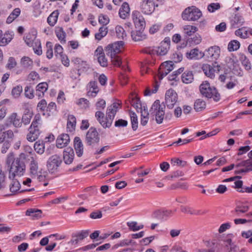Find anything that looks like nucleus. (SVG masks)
<instances>
[{
    "instance_id": "79ce46f5",
    "label": "nucleus",
    "mask_w": 252,
    "mask_h": 252,
    "mask_svg": "<svg viewBox=\"0 0 252 252\" xmlns=\"http://www.w3.org/2000/svg\"><path fill=\"white\" fill-rule=\"evenodd\" d=\"M169 44L168 43L163 42L161 43L160 46L158 47L157 53L160 56H163L166 54L169 49Z\"/></svg>"
},
{
    "instance_id": "1a4fd4ad",
    "label": "nucleus",
    "mask_w": 252,
    "mask_h": 252,
    "mask_svg": "<svg viewBox=\"0 0 252 252\" xmlns=\"http://www.w3.org/2000/svg\"><path fill=\"white\" fill-rule=\"evenodd\" d=\"M237 170L235 174H245L250 171H252V159H248L239 162L236 166Z\"/></svg>"
},
{
    "instance_id": "7c9ffc66",
    "label": "nucleus",
    "mask_w": 252,
    "mask_h": 252,
    "mask_svg": "<svg viewBox=\"0 0 252 252\" xmlns=\"http://www.w3.org/2000/svg\"><path fill=\"white\" fill-rule=\"evenodd\" d=\"M41 210L36 209H30L26 212V215L31 216L33 219H38L41 218Z\"/></svg>"
},
{
    "instance_id": "e2e57ef3",
    "label": "nucleus",
    "mask_w": 252,
    "mask_h": 252,
    "mask_svg": "<svg viewBox=\"0 0 252 252\" xmlns=\"http://www.w3.org/2000/svg\"><path fill=\"white\" fill-rule=\"evenodd\" d=\"M77 104L80 106L81 108L86 109L89 107V101L87 99L85 98H80L78 102H77Z\"/></svg>"
},
{
    "instance_id": "473e14b6",
    "label": "nucleus",
    "mask_w": 252,
    "mask_h": 252,
    "mask_svg": "<svg viewBox=\"0 0 252 252\" xmlns=\"http://www.w3.org/2000/svg\"><path fill=\"white\" fill-rule=\"evenodd\" d=\"M22 66L26 69H32L33 66V62L28 57H24L21 59V61Z\"/></svg>"
},
{
    "instance_id": "f8f14e48",
    "label": "nucleus",
    "mask_w": 252,
    "mask_h": 252,
    "mask_svg": "<svg viewBox=\"0 0 252 252\" xmlns=\"http://www.w3.org/2000/svg\"><path fill=\"white\" fill-rule=\"evenodd\" d=\"M220 54V49L218 46H212L206 50L203 56L210 62H215L217 60Z\"/></svg>"
},
{
    "instance_id": "20e7f679",
    "label": "nucleus",
    "mask_w": 252,
    "mask_h": 252,
    "mask_svg": "<svg viewBox=\"0 0 252 252\" xmlns=\"http://www.w3.org/2000/svg\"><path fill=\"white\" fill-rule=\"evenodd\" d=\"M202 15L201 11L194 6L186 8L182 14L183 19L189 21H197Z\"/></svg>"
},
{
    "instance_id": "052dcab7",
    "label": "nucleus",
    "mask_w": 252,
    "mask_h": 252,
    "mask_svg": "<svg viewBox=\"0 0 252 252\" xmlns=\"http://www.w3.org/2000/svg\"><path fill=\"white\" fill-rule=\"evenodd\" d=\"M171 164L173 165H176L181 167H184L187 164V161L181 160L178 158H173L171 159Z\"/></svg>"
},
{
    "instance_id": "c756f323",
    "label": "nucleus",
    "mask_w": 252,
    "mask_h": 252,
    "mask_svg": "<svg viewBox=\"0 0 252 252\" xmlns=\"http://www.w3.org/2000/svg\"><path fill=\"white\" fill-rule=\"evenodd\" d=\"M183 32L186 36H190L198 31V28L192 25H186L183 28Z\"/></svg>"
},
{
    "instance_id": "72a5a7b5",
    "label": "nucleus",
    "mask_w": 252,
    "mask_h": 252,
    "mask_svg": "<svg viewBox=\"0 0 252 252\" xmlns=\"http://www.w3.org/2000/svg\"><path fill=\"white\" fill-rule=\"evenodd\" d=\"M59 13L58 10L53 11L48 17L47 22L51 26H54L57 23Z\"/></svg>"
},
{
    "instance_id": "f704fd0d",
    "label": "nucleus",
    "mask_w": 252,
    "mask_h": 252,
    "mask_svg": "<svg viewBox=\"0 0 252 252\" xmlns=\"http://www.w3.org/2000/svg\"><path fill=\"white\" fill-rule=\"evenodd\" d=\"M21 13V10L19 8H15L10 14L6 19L7 24L11 23L16 18H17Z\"/></svg>"
},
{
    "instance_id": "f03ea898",
    "label": "nucleus",
    "mask_w": 252,
    "mask_h": 252,
    "mask_svg": "<svg viewBox=\"0 0 252 252\" xmlns=\"http://www.w3.org/2000/svg\"><path fill=\"white\" fill-rule=\"evenodd\" d=\"M25 170V164L20 158H16L11 164L9 170V178L13 179L16 176L23 175Z\"/></svg>"
},
{
    "instance_id": "680f3d73",
    "label": "nucleus",
    "mask_w": 252,
    "mask_h": 252,
    "mask_svg": "<svg viewBox=\"0 0 252 252\" xmlns=\"http://www.w3.org/2000/svg\"><path fill=\"white\" fill-rule=\"evenodd\" d=\"M47 106V102L45 99L40 100L37 104V109L39 111L43 112L44 115H46L45 113Z\"/></svg>"
},
{
    "instance_id": "b1692460",
    "label": "nucleus",
    "mask_w": 252,
    "mask_h": 252,
    "mask_svg": "<svg viewBox=\"0 0 252 252\" xmlns=\"http://www.w3.org/2000/svg\"><path fill=\"white\" fill-rule=\"evenodd\" d=\"M89 87V91L87 95L89 96L94 97L99 92V89L96 81H90L88 85Z\"/></svg>"
},
{
    "instance_id": "5fc2aeb1",
    "label": "nucleus",
    "mask_w": 252,
    "mask_h": 252,
    "mask_svg": "<svg viewBox=\"0 0 252 252\" xmlns=\"http://www.w3.org/2000/svg\"><path fill=\"white\" fill-rule=\"evenodd\" d=\"M199 50L197 48H194L190 51L189 52L186 53V57L189 59H197L198 57Z\"/></svg>"
},
{
    "instance_id": "09e8293b",
    "label": "nucleus",
    "mask_w": 252,
    "mask_h": 252,
    "mask_svg": "<svg viewBox=\"0 0 252 252\" xmlns=\"http://www.w3.org/2000/svg\"><path fill=\"white\" fill-rule=\"evenodd\" d=\"M41 126V117L40 114H36L32 123L31 127H33L34 128L40 129Z\"/></svg>"
},
{
    "instance_id": "2f4dec72",
    "label": "nucleus",
    "mask_w": 252,
    "mask_h": 252,
    "mask_svg": "<svg viewBox=\"0 0 252 252\" xmlns=\"http://www.w3.org/2000/svg\"><path fill=\"white\" fill-rule=\"evenodd\" d=\"M88 235V230H83L76 236L75 238L72 239L70 242L72 244H77L80 241L83 240Z\"/></svg>"
},
{
    "instance_id": "5701e85b",
    "label": "nucleus",
    "mask_w": 252,
    "mask_h": 252,
    "mask_svg": "<svg viewBox=\"0 0 252 252\" xmlns=\"http://www.w3.org/2000/svg\"><path fill=\"white\" fill-rule=\"evenodd\" d=\"M74 147L77 156L81 157L83 154V145L79 137H75L74 139Z\"/></svg>"
},
{
    "instance_id": "4d7b16f0",
    "label": "nucleus",
    "mask_w": 252,
    "mask_h": 252,
    "mask_svg": "<svg viewBox=\"0 0 252 252\" xmlns=\"http://www.w3.org/2000/svg\"><path fill=\"white\" fill-rule=\"evenodd\" d=\"M23 91L22 86L18 85L13 88L11 91V94L15 98H18Z\"/></svg>"
},
{
    "instance_id": "a18cd8bd",
    "label": "nucleus",
    "mask_w": 252,
    "mask_h": 252,
    "mask_svg": "<svg viewBox=\"0 0 252 252\" xmlns=\"http://www.w3.org/2000/svg\"><path fill=\"white\" fill-rule=\"evenodd\" d=\"M107 32V28L102 26L99 28L98 32L95 34V38L96 39L100 40L106 35Z\"/></svg>"
},
{
    "instance_id": "49530a36",
    "label": "nucleus",
    "mask_w": 252,
    "mask_h": 252,
    "mask_svg": "<svg viewBox=\"0 0 252 252\" xmlns=\"http://www.w3.org/2000/svg\"><path fill=\"white\" fill-rule=\"evenodd\" d=\"M56 111V105L55 102H51L46 106L45 113L47 116L53 115Z\"/></svg>"
},
{
    "instance_id": "4c0bfd02",
    "label": "nucleus",
    "mask_w": 252,
    "mask_h": 252,
    "mask_svg": "<svg viewBox=\"0 0 252 252\" xmlns=\"http://www.w3.org/2000/svg\"><path fill=\"white\" fill-rule=\"evenodd\" d=\"M55 33L56 36L58 38L59 40H60L61 43L65 42V32L63 31V29L62 27H56L55 30Z\"/></svg>"
},
{
    "instance_id": "a211bd4d",
    "label": "nucleus",
    "mask_w": 252,
    "mask_h": 252,
    "mask_svg": "<svg viewBox=\"0 0 252 252\" xmlns=\"http://www.w3.org/2000/svg\"><path fill=\"white\" fill-rule=\"evenodd\" d=\"M74 157V152L72 148L67 147L64 150L63 152V159L65 164H71L73 160Z\"/></svg>"
},
{
    "instance_id": "39448f33",
    "label": "nucleus",
    "mask_w": 252,
    "mask_h": 252,
    "mask_svg": "<svg viewBox=\"0 0 252 252\" xmlns=\"http://www.w3.org/2000/svg\"><path fill=\"white\" fill-rule=\"evenodd\" d=\"M164 108L165 105H164L163 107L161 106L159 100H156L150 110L151 114L155 116L156 121L158 124L162 123L163 122L165 115Z\"/></svg>"
},
{
    "instance_id": "c85d7f7f",
    "label": "nucleus",
    "mask_w": 252,
    "mask_h": 252,
    "mask_svg": "<svg viewBox=\"0 0 252 252\" xmlns=\"http://www.w3.org/2000/svg\"><path fill=\"white\" fill-rule=\"evenodd\" d=\"M193 80L192 72L189 70L185 71L182 75V81L184 83L189 84Z\"/></svg>"
},
{
    "instance_id": "13d9d810",
    "label": "nucleus",
    "mask_w": 252,
    "mask_h": 252,
    "mask_svg": "<svg viewBox=\"0 0 252 252\" xmlns=\"http://www.w3.org/2000/svg\"><path fill=\"white\" fill-rule=\"evenodd\" d=\"M32 47H33V50H34L35 54H37V55H41L42 54V51L40 40H36L35 44H33V46H32Z\"/></svg>"
},
{
    "instance_id": "69168bd1",
    "label": "nucleus",
    "mask_w": 252,
    "mask_h": 252,
    "mask_svg": "<svg viewBox=\"0 0 252 252\" xmlns=\"http://www.w3.org/2000/svg\"><path fill=\"white\" fill-rule=\"evenodd\" d=\"M136 26H137L139 29L142 30L144 29L145 26V22L142 16L138 18L136 21H134Z\"/></svg>"
},
{
    "instance_id": "6e6d98bb",
    "label": "nucleus",
    "mask_w": 252,
    "mask_h": 252,
    "mask_svg": "<svg viewBox=\"0 0 252 252\" xmlns=\"http://www.w3.org/2000/svg\"><path fill=\"white\" fill-rule=\"evenodd\" d=\"M131 104L136 109L137 112L139 111V109H141V108L142 107L140 99L136 96L131 99Z\"/></svg>"
},
{
    "instance_id": "de8ad7c7",
    "label": "nucleus",
    "mask_w": 252,
    "mask_h": 252,
    "mask_svg": "<svg viewBox=\"0 0 252 252\" xmlns=\"http://www.w3.org/2000/svg\"><path fill=\"white\" fill-rule=\"evenodd\" d=\"M95 117L99 123L101 125V126L104 128H105L104 126L105 125H103V124L105 123L104 114L100 111H97L95 113Z\"/></svg>"
},
{
    "instance_id": "4be33fe9",
    "label": "nucleus",
    "mask_w": 252,
    "mask_h": 252,
    "mask_svg": "<svg viewBox=\"0 0 252 252\" xmlns=\"http://www.w3.org/2000/svg\"><path fill=\"white\" fill-rule=\"evenodd\" d=\"M9 126L12 124L15 127H20L22 126V121L20 116L16 113H12L7 119V123Z\"/></svg>"
},
{
    "instance_id": "37998d69",
    "label": "nucleus",
    "mask_w": 252,
    "mask_h": 252,
    "mask_svg": "<svg viewBox=\"0 0 252 252\" xmlns=\"http://www.w3.org/2000/svg\"><path fill=\"white\" fill-rule=\"evenodd\" d=\"M243 22V18L241 16L235 15L231 21V25L234 28H236L241 26Z\"/></svg>"
},
{
    "instance_id": "338daca9",
    "label": "nucleus",
    "mask_w": 252,
    "mask_h": 252,
    "mask_svg": "<svg viewBox=\"0 0 252 252\" xmlns=\"http://www.w3.org/2000/svg\"><path fill=\"white\" fill-rule=\"evenodd\" d=\"M202 38L200 35H195L193 38H190L188 39L189 42L193 45H197L199 44L201 41Z\"/></svg>"
},
{
    "instance_id": "774afa93",
    "label": "nucleus",
    "mask_w": 252,
    "mask_h": 252,
    "mask_svg": "<svg viewBox=\"0 0 252 252\" xmlns=\"http://www.w3.org/2000/svg\"><path fill=\"white\" fill-rule=\"evenodd\" d=\"M106 106V102L103 99H99L95 103L96 109L100 111L105 108Z\"/></svg>"
},
{
    "instance_id": "3c124183",
    "label": "nucleus",
    "mask_w": 252,
    "mask_h": 252,
    "mask_svg": "<svg viewBox=\"0 0 252 252\" xmlns=\"http://www.w3.org/2000/svg\"><path fill=\"white\" fill-rule=\"evenodd\" d=\"M240 46L239 42L237 40H232L228 43L227 49L230 52L236 51L239 48Z\"/></svg>"
},
{
    "instance_id": "423d86ee",
    "label": "nucleus",
    "mask_w": 252,
    "mask_h": 252,
    "mask_svg": "<svg viewBox=\"0 0 252 252\" xmlns=\"http://www.w3.org/2000/svg\"><path fill=\"white\" fill-rule=\"evenodd\" d=\"M99 140V135L96 128L94 127H91L86 135V144L87 145L93 147L96 144H98Z\"/></svg>"
},
{
    "instance_id": "8fccbe9b",
    "label": "nucleus",
    "mask_w": 252,
    "mask_h": 252,
    "mask_svg": "<svg viewBox=\"0 0 252 252\" xmlns=\"http://www.w3.org/2000/svg\"><path fill=\"white\" fill-rule=\"evenodd\" d=\"M116 35L118 38L124 39L126 36V33L123 28L120 26H117L115 28Z\"/></svg>"
},
{
    "instance_id": "e433bc0d",
    "label": "nucleus",
    "mask_w": 252,
    "mask_h": 252,
    "mask_svg": "<svg viewBox=\"0 0 252 252\" xmlns=\"http://www.w3.org/2000/svg\"><path fill=\"white\" fill-rule=\"evenodd\" d=\"M206 102L202 99H197L194 104V109L197 112H200L206 108Z\"/></svg>"
},
{
    "instance_id": "9b49d317",
    "label": "nucleus",
    "mask_w": 252,
    "mask_h": 252,
    "mask_svg": "<svg viewBox=\"0 0 252 252\" xmlns=\"http://www.w3.org/2000/svg\"><path fill=\"white\" fill-rule=\"evenodd\" d=\"M202 69L206 76L211 79H213L215 76V72H219L220 66L217 64L216 62H215V64H213V65L208 64H203Z\"/></svg>"
},
{
    "instance_id": "393cba45",
    "label": "nucleus",
    "mask_w": 252,
    "mask_h": 252,
    "mask_svg": "<svg viewBox=\"0 0 252 252\" xmlns=\"http://www.w3.org/2000/svg\"><path fill=\"white\" fill-rule=\"evenodd\" d=\"M29 133L27 134V139L29 141L33 142L37 139L40 133V130L33 127H30Z\"/></svg>"
},
{
    "instance_id": "864d4df0",
    "label": "nucleus",
    "mask_w": 252,
    "mask_h": 252,
    "mask_svg": "<svg viewBox=\"0 0 252 252\" xmlns=\"http://www.w3.org/2000/svg\"><path fill=\"white\" fill-rule=\"evenodd\" d=\"M240 60L242 65L246 70H249L251 69L252 66L251 63L246 56L242 55L240 57Z\"/></svg>"
},
{
    "instance_id": "dca6fc26",
    "label": "nucleus",
    "mask_w": 252,
    "mask_h": 252,
    "mask_svg": "<svg viewBox=\"0 0 252 252\" xmlns=\"http://www.w3.org/2000/svg\"><path fill=\"white\" fill-rule=\"evenodd\" d=\"M14 35L12 31H7L2 34V31L0 30V46H5L13 38Z\"/></svg>"
},
{
    "instance_id": "aec40b11",
    "label": "nucleus",
    "mask_w": 252,
    "mask_h": 252,
    "mask_svg": "<svg viewBox=\"0 0 252 252\" xmlns=\"http://www.w3.org/2000/svg\"><path fill=\"white\" fill-rule=\"evenodd\" d=\"M173 214V212L172 210H157L154 212L153 214V217L158 220H166L169 217H171Z\"/></svg>"
},
{
    "instance_id": "0e129e2a",
    "label": "nucleus",
    "mask_w": 252,
    "mask_h": 252,
    "mask_svg": "<svg viewBox=\"0 0 252 252\" xmlns=\"http://www.w3.org/2000/svg\"><path fill=\"white\" fill-rule=\"evenodd\" d=\"M25 96L30 99H32L34 97L33 89L31 86H27L25 88Z\"/></svg>"
},
{
    "instance_id": "f257e3e1",
    "label": "nucleus",
    "mask_w": 252,
    "mask_h": 252,
    "mask_svg": "<svg viewBox=\"0 0 252 252\" xmlns=\"http://www.w3.org/2000/svg\"><path fill=\"white\" fill-rule=\"evenodd\" d=\"M199 91L203 96L207 98H213L215 102H218L221 99V95L218 90L214 87H211L207 81H203L201 84Z\"/></svg>"
},
{
    "instance_id": "ddd939ff",
    "label": "nucleus",
    "mask_w": 252,
    "mask_h": 252,
    "mask_svg": "<svg viewBox=\"0 0 252 252\" xmlns=\"http://www.w3.org/2000/svg\"><path fill=\"white\" fill-rule=\"evenodd\" d=\"M9 127L8 123L0 125V144L5 141V139L12 140L14 137L13 132L11 130L5 131V128Z\"/></svg>"
},
{
    "instance_id": "ea45409f",
    "label": "nucleus",
    "mask_w": 252,
    "mask_h": 252,
    "mask_svg": "<svg viewBox=\"0 0 252 252\" xmlns=\"http://www.w3.org/2000/svg\"><path fill=\"white\" fill-rule=\"evenodd\" d=\"M181 210L183 213H188L190 215H198L204 214V213L202 212L201 211H196L188 206H181Z\"/></svg>"
},
{
    "instance_id": "bb28decb",
    "label": "nucleus",
    "mask_w": 252,
    "mask_h": 252,
    "mask_svg": "<svg viewBox=\"0 0 252 252\" xmlns=\"http://www.w3.org/2000/svg\"><path fill=\"white\" fill-rule=\"evenodd\" d=\"M48 85L46 82L38 84L36 87V95L39 97H42L47 90Z\"/></svg>"
},
{
    "instance_id": "bf43d9fd",
    "label": "nucleus",
    "mask_w": 252,
    "mask_h": 252,
    "mask_svg": "<svg viewBox=\"0 0 252 252\" xmlns=\"http://www.w3.org/2000/svg\"><path fill=\"white\" fill-rule=\"evenodd\" d=\"M20 184L17 180H13L10 185V190L12 192H16L20 189Z\"/></svg>"
},
{
    "instance_id": "4468645a",
    "label": "nucleus",
    "mask_w": 252,
    "mask_h": 252,
    "mask_svg": "<svg viewBox=\"0 0 252 252\" xmlns=\"http://www.w3.org/2000/svg\"><path fill=\"white\" fill-rule=\"evenodd\" d=\"M174 63L172 61H167L162 63L158 72V78L159 80H162L173 69Z\"/></svg>"
},
{
    "instance_id": "6e6552de",
    "label": "nucleus",
    "mask_w": 252,
    "mask_h": 252,
    "mask_svg": "<svg viewBox=\"0 0 252 252\" xmlns=\"http://www.w3.org/2000/svg\"><path fill=\"white\" fill-rule=\"evenodd\" d=\"M124 45V42L123 41H117L109 44L105 49L106 55L110 57L116 56L121 52Z\"/></svg>"
},
{
    "instance_id": "a878e982",
    "label": "nucleus",
    "mask_w": 252,
    "mask_h": 252,
    "mask_svg": "<svg viewBox=\"0 0 252 252\" xmlns=\"http://www.w3.org/2000/svg\"><path fill=\"white\" fill-rule=\"evenodd\" d=\"M129 4L127 2H124L119 9V14L121 18L125 19L129 16Z\"/></svg>"
},
{
    "instance_id": "2eb2a0df",
    "label": "nucleus",
    "mask_w": 252,
    "mask_h": 252,
    "mask_svg": "<svg viewBox=\"0 0 252 252\" xmlns=\"http://www.w3.org/2000/svg\"><path fill=\"white\" fill-rule=\"evenodd\" d=\"M140 8L142 12L145 14H152L155 9L154 0H142Z\"/></svg>"
},
{
    "instance_id": "0eeeda50",
    "label": "nucleus",
    "mask_w": 252,
    "mask_h": 252,
    "mask_svg": "<svg viewBox=\"0 0 252 252\" xmlns=\"http://www.w3.org/2000/svg\"><path fill=\"white\" fill-rule=\"evenodd\" d=\"M62 162V158L59 155L56 154L51 156L47 162L48 170L52 173L57 172Z\"/></svg>"
},
{
    "instance_id": "6ab92c4d",
    "label": "nucleus",
    "mask_w": 252,
    "mask_h": 252,
    "mask_svg": "<svg viewBox=\"0 0 252 252\" xmlns=\"http://www.w3.org/2000/svg\"><path fill=\"white\" fill-rule=\"evenodd\" d=\"M37 32L34 30H31L24 37V40L27 45L30 47L33 46L36 40H39L36 38Z\"/></svg>"
},
{
    "instance_id": "a19ab883",
    "label": "nucleus",
    "mask_w": 252,
    "mask_h": 252,
    "mask_svg": "<svg viewBox=\"0 0 252 252\" xmlns=\"http://www.w3.org/2000/svg\"><path fill=\"white\" fill-rule=\"evenodd\" d=\"M130 121L131 123L132 128L135 131L138 128V119L136 114L133 111L129 112Z\"/></svg>"
},
{
    "instance_id": "603ef678",
    "label": "nucleus",
    "mask_w": 252,
    "mask_h": 252,
    "mask_svg": "<svg viewBox=\"0 0 252 252\" xmlns=\"http://www.w3.org/2000/svg\"><path fill=\"white\" fill-rule=\"evenodd\" d=\"M46 57L50 59L53 56V45L51 42L47 41L46 44Z\"/></svg>"
},
{
    "instance_id": "412c9836",
    "label": "nucleus",
    "mask_w": 252,
    "mask_h": 252,
    "mask_svg": "<svg viewBox=\"0 0 252 252\" xmlns=\"http://www.w3.org/2000/svg\"><path fill=\"white\" fill-rule=\"evenodd\" d=\"M70 138L67 134L63 133L58 136L56 140V146L58 148L65 147L69 142Z\"/></svg>"
},
{
    "instance_id": "c03bdc74",
    "label": "nucleus",
    "mask_w": 252,
    "mask_h": 252,
    "mask_svg": "<svg viewBox=\"0 0 252 252\" xmlns=\"http://www.w3.org/2000/svg\"><path fill=\"white\" fill-rule=\"evenodd\" d=\"M34 149L37 154H42L45 150L44 143L42 141H36L34 144Z\"/></svg>"
},
{
    "instance_id": "f3484780",
    "label": "nucleus",
    "mask_w": 252,
    "mask_h": 252,
    "mask_svg": "<svg viewBox=\"0 0 252 252\" xmlns=\"http://www.w3.org/2000/svg\"><path fill=\"white\" fill-rule=\"evenodd\" d=\"M30 170L31 176L32 178H35L37 176L38 171V162L37 161V156L34 155V156L31 157V162L30 164Z\"/></svg>"
},
{
    "instance_id": "58836bf2",
    "label": "nucleus",
    "mask_w": 252,
    "mask_h": 252,
    "mask_svg": "<svg viewBox=\"0 0 252 252\" xmlns=\"http://www.w3.org/2000/svg\"><path fill=\"white\" fill-rule=\"evenodd\" d=\"M249 209V206L243 204L237 205L235 209V212L237 216H240L241 214L247 212Z\"/></svg>"
},
{
    "instance_id": "9d476101",
    "label": "nucleus",
    "mask_w": 252,
    "mask_h": 252,
    "mask_svg": "<svg viewBox=\"0 0 252 252\" xmlns=\"http://www.w3.org/2000/svg\"><path fill=\"white\" fill-rule=\"evenodd\" d=\"M178 95L173 89L167 90L165 94V102L169 109H172L177 101Z\"/></svg>"
},
{
    "instance_id": "7ed1b4c3",
    "label": "nucleus",
    "mask_w": 252,
    "mask_h": 252,
    "mask_svg": "<svg viewBox=\"0 0 252 252\" xmlns=\"http://www.w3.org/2000/svg\"><path fill=\"white\" fill-rule=\"evenodd\" d=\"M120 105V103L114 102L107 107L105 118V123L103 124V125H105V128H109L111 126L116 114L121 107Z\"/></svg>"
},
{
    "instance_id": "cd10ccee",
    "label": "nucleus",
    "mask_w": 252,
    "mask_h": 252,
    "mask_svg": "<svg viewBox=\"0 0 252 252\" xmlns=\"http://www.w3.org/2000/svg\"><path fill=\"white\" fill-rule=\"evenodd\" d=\"M139 29V31H133L131 32V37L135 41H141L146 38V35L143 33V31Z\"/></svg>"
},
{
    "instance_id": "c9c22d12",
    "label": "nucleus",
    "mask_w": 252,
    "mask_h": 252,
    "mask_svg": "<svg viewBox=\"0 0 252 252\" xmlns=\"http://www.w3.org/2000/svg\"><path fill=\"white\" fill-rule=\"evenodd\" d=\"M76 118L72 115H69L68 116L67 124V128L70 131L74 130L76 126Z\"/></svg>"
}]
</instances>
